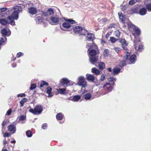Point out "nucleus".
I'll list each match as a JSON object with an SVG mask.
<instances>
[{
	"label": "nucleus",
	"mask_w": 151,
	"mask_h": 151,
	"mask_svg": "<svg viewBox=\"0 0 151 151\" xmlns=\"http://www.w3.org/2000/svg\"><path fill=\"white\" fill-rule=\"evenodd\" d=\"M78 82L77 84L79 86L85 88L87 86V84L85 81V79L84 77L80 76L78 78Z\"/></svg>",
	"instance_id": "obj_6"
},
{
	"label": "nucleus",
	"mask_w": 151,
	"mask_h": 151,
	"mask_svg": "<svg viewBox=\"0 0 151 151\" xmlns=\"http://www.w3.org/2000/svg\"><path fill=\"white\" fill-rule=\"evenodd\" d=\"M103 88L109 92L111 91L112 89L111 85L109 83H106L105 84Z\"/></svg>",
	"instance_id": "obj_15"
},
{
	"label": "nucleus",
	"mask_w": 151,
	"mask_h": 151,
	"mask_svg": "<svg viewBox=\"0 0 151 151\" xmlns=\"http://www.w3.org/2000/svg\"><path fill=\"white\" fill-rule=\"evenodd\" d=\"M105 79V76L104 74H103L101 75V80L103 81H104V80Z\"/></svg>",
	"instance_id": "obj_52"
},
{
	"label": "nucleus",
	"mask_w": 151,
	"mask_h": 151,
	"mask_svg": "<svg viewBox=\"0 0 151 151\" xmlns=\"http://www.w3.org/2000/svg\"><path fill=\"white\" fill-rule=\"evenodd\" d=\"M120 42L122 44V47L124 49L127 50V43L125 40L124 39H122L120 40Z\"/></svg>",
	"instance_id": "obj_14"
},
{
	"label": "nucleus",
	"mask_w": 151,
	"mask_h": 151,
	"mask_svg": "<svg viewBox=\"0 0 151 151\" xmlns=\"http://www.w3.org/2000/svg\"><path fill=\"white\" fill-rule=\"evenodd\" d=\"M43 14L45 16H48L49 15L48 12H43Z\"/></svg>",
	"instance_id": "obj_56"
},
{
	"label": "nucleus",
	"mask_w": 151,
	"mask_h": 151,
	"mask_svg": "<svg viewBox=\"0 0 151 151\" xmlns=\"http://www.w3.org/2000/svg\"><path fill=\"white\" fill-rule=\"evenodd\" d=\"M26 135L28 137H31L32 136V133L30 130H27L26 132Z\"/></svg>",
	"instance_id": "obj_38"
},
{
	"label": "nucleus",
	"mask_w": 151,
	"mask_h": 151,
	"mask_svg": "<svg viewBox=\"0 0 151 151\" xmlns=\"http://www.w3.org/2000/svg\"><path fill=\"white\" fill-rule=\"evenodd\" d=\"M48 14L50 15H52L54 13V11L52 9V8H49L47 10Z\"/></svg>",
	"instance_id": "obj_40"
},
{
	"label": "nucleus",
	"mask_w": 151,
	"mask_h": 151,
	"mask_svg": "<svg viewBox=\"0 0 151 151\" xmlns=\"http://www.w3.org/2000/svg\"><path fill=\"white\" fill-rule=\"evenodd\" d=\"M26 118V115H21L19 117V120L20 121H23L25 120Z\"/></svg>",
	"instance_id": "obj_41"
},
{
	"label": "nucleus",
	"mask_w": 151,
	"mask_h": 151,
	"mask_svg": "<svg viewBox=\"0 0 151 151\" xmlns=\"http://www.w3.org/2000/svg\"><path fill=\"white\" fill-rule=\"evenodd\" d=\"M81 98L79 95H76L74 96L73 99L71 100L73 101H76L79 100Z\"/></svg>",
	"instance_id": "obj_27"
},
{
	"label": "nucleus",
	"mask_w": 151,
	"mask_h": 151,
	"mask_svg": "<svg viewBox=\"0 0 151 151\" xmlns=\"http://www.w3.org/2000/svg\"><path fill=\"white\" fill-rule=\"evenodd\" d=\"M7 21H8L7 20ZM0 23L2 25H6L7 23H8V21L4 19H0Z\"/></svg>",
	"instance_id": "obj_28"
},
{
	"label": "nucleus",
	"mask_w": 151,
	"mask_h": 151,
	"mask_svg": "<svg viewBox=\"0 0 151 151\" xmlns=\"http://www.w3.org/2000/svg\"><path fill=\"white\" fill-rule=\"evenodd\" d=\"M101 43L102 44H105V43H106V41L103 40H101Z\"/></svg>",
	"instance_id": "obj_59"
},
{
	"label": "nucleus",
	"mask_w": 151,
	"mask_h": 151,
	"mask_svg": "<svg viewBox=\"0 0 151 151\" xmlns=\"http://www.w3.org/2000/svg\"><path fill=\"white\" fill-rule=\"evenodd\" d=\"M108 70L111 72H113V70H112L111 68H107Z\"/></svg>",
	"instance_id": "obj_58"
},
{
	"label": "nucleus",
	"mask_w": 151,
	"mask_h": 151,
	"mask_svg": "<svg viewBox=\"0 0 151 151\" xmlns=\"http://www.w3.org/2000/svg\"><path fill=\"white\" fill-rule=\"evenodd\" d=\"M139 7L137 6L132 8L130 10V11L132 13H139Z\"/></svg>",
	"instance_id": "obj_21"
},
{
	"label": "nucleus",
	"mask_w": 151,
	"mask_h": 151,
	"mask_svg": "<svg viewBox=\"0 0 151 151\" xmlns=\"http://www.w3.org/2000/svg\"><path fill=\"white\" fill-rule=\"evenodd\" d=\"M71 26V25L67 22L63 23L62 26H60V28L62 30L66 31L67 29L70 28Z\"/></svg>",
	"instance_id": "obj_9"
},
{
	"label": "nucleus",
	"mask_w": 151,
	"mask_h": 151,
	"mask_svg": "<svg viewBox=\"0 0 151 151\" xmlns=\"http://www.w3.org/2000/svg\"><path fill=\"white\" fill-rule=\"evenodd\" d=\"M92 73L95 74L96 75L99 74L100 73V71L99 70L95 68H92Z\"/></svg>",
	"instance_id": "obj_24"
},
{
	"label": "nucleus",
	"mask_w": 151,
	"mask_h": 151,
	"mask_svg": "<svg viewBox=\"0 0 151 151\" xmlns=\"http://www.w3.org/2000/svg\"><path fill=\"white\" fill-rule=\"evenodd\" d=\"M6 121H4L2 123V133H4V131L3 130H5V128L4 127V126L6 125Z\"/></svg>",
	"instance_id": "obj_43"
},
{
	"label": "nucleus",
	"mask_w": 151,
	"mask_h": 151,
	"mask_svg": "<svg viewBox=\"0 0 151 151\" xmlns=\"http://www.w3.org/2000/svg\"><path fill=\"white\" fill-rule=\"evenodd\" d=\"M146 9L150 12H151V3L147 4L146 5Z\"/></svg>",
	"instance_id": "obj_42"
},
{
	"label": "nucleus",
	"mask_w": 151,
	"mask_h": 151,
	"mask_svg": "<svg viewBox=\"0 0 151 151\" xmlns=\"http://www.w3.org/2000/svg\"><path fill=\"white\" fill-rule=\"evenodd\" d=\"M28 10L29 13L30 14H35L37 12V9L34 7H31L29 8Z\"/></svg>",
	"instance_id": "obj_18"
},
{
	"label": "nucleus",
	"mask_w": 151,
	"mask_h": 151,
	"mask_svg": "<svg viewBox=\"0 0 151 151\" xmlns=\"http://www.w3.org/2000/svg\"><path fill=\"white\" fill-rule=\"evenodd\" d=\"M88 47V52L90 61L92 64H94L95 63L97 62L98 59L99 52L98 47L94 43H93L92 45L91 44L87 45L86 47Z\"/></svg>",
	"instance_id": "obj_1"
},
{
	"label": "nucleus",
	"mask_w": 151,
	"mask_h": 151,
	"mask_svg": "<svg viewBox=\"0 0 151 151\" xmlns=\"http://www.w3.org/2000/svg\"><path fill=\"white\" fill-rule=\"evenodd\" d=\"M82 28L80 26H77L75 27L73 29L75 33L76 34H80L81 33Z\"/></svg>",
	"instance_id": "obj_16"
},
{
	"label": "nucleus",
	"mask_w": 151,
	"mask_h": 151,
	"mask_svg": "<svg viewBox=\"0 0 151 151\" xmlns=\"http://www.w3.org/2000/svg\"><path fill=\"white\" fill-rule=\"evenodd\" d=\"M27 99L26 98H23L20 101V107H23L24 103L26 102L27 101Z\"/></svg>",
	"instance_id": "obj_25"
},
{
	"label": "nucleus",
	"mask_w": 151,
	"mask_h": 151,
	"mask_svg": "<svg viewBox=\"0 0 151 151\" xmlns=\"http://www.w3.org/2000/svg\"><path fill=\"white\" fill-rule=\"evenodd\" d=\"M25 96V94H24V93L19 94L17 95V97H19V96H20L21 97H22L23 96Z\"/></svg>",
	"instance_id": "obj_57"
},
{
	"label": "nucleus",
	"mask_w": 151,
	"mask_h": 151,
	"mask_svg": "<svg viewBox=\"0 0 151 151\" xmlns=\"http://www.w3.org/2000/svg\"><path fill=\"white\" fill-rule=\"evenodd\" d=\"M10 134L8 133H5L4 135V137H9L10 136Z\"/></svg>",
	"instance_id": "obj_55"
},
{
	"label": "nucleus",
	"mask_w": 151,
	"mask_h": 151,
	"mask_svg": "<svg viewBox=\"0 0 151 151\" xmlns=\"http://www.w3.org/2000/svg\"><path fill=\"white\" fill-rule=\"evenodd\" d=\"M136 2H140V0H136Z\"/></svg>",
	"instance_id": "obj_64"
},
{
	"label": "nucleus",
	"mask_w": 151,
	"mask_h": 151,
	"mask_svg": "<svg viewBox=\"0 0 151 151\" xmlns=\"http://www.w3.org/2000/svg\"><path fill=\"white\" fill-rule=\"evenodd\" d=\"M47 93L48 94V97H50L52 96V95L51 93L52 89L50 87H47Z\"/></svg>",
	"instance_id": "obj_23"
},
{
	"label": "nucleus",
	"mask_w": 151,
	"mask_h": 151,
	"mask_svg": "<svg viewBox=\"0 0 151 151\" xmlns=\"http://www.w3.org/2000/svg\"><path fill=\"white\" fill-rule=\"evenodd\" d=\"M57 91L60 93L61 94H64V92L66 91V89L65 88H60L59 89H58Z\"/></svg>",
	"instance_id": "obj_35"
},
{
	"label": "nucleus",
	"mask_w": 151,
	"mask_h": 151,
	"mask_svg": "<svg viewBox=\"0 0 151 151\" xmlns=\"http://www.w3.org/2000/svg\"><path fill=\"white\" fill-rule=\"evenodd\" d=\"M87 79L88 80L92 82H94L96 80V78L91 74H87Z\"/></svg>",
	"instance_id": "obj_17"
},
{
	"label": "nucleus",
	"mask_w": 151,
	"mask_h": 151,
	"mask_svg": "<svg viewBox=\"0 0 151 151\" xmlns=\"http://www.w3.org/2000/svg\"><path fill=\"white\" fill-rule=\"evenodd\" d=\"M48 85V83L47 82H46L45 81H42L41 83L40 86V87L42 88V87L44 86H47Z\"/></svg>",
	"instance_id": "obj_33"
},
{
	"label": "nucleus",
	"mask_w": 151,
	"mask_h": 151,
	"mask_svg": "<svg viewBox=\"0 0 151 151\" xmlns=\"http://www.w3.org/2000/svg\"><path fill=\"white\" fill-rule=\"evenodd\" d=\"M139 13L140 15L142 16L145 15L147 13L146 9L145 8H141L139 9Z\"/></svg>",
	"instance_id": "obj_19"
},
{
	"label": "nucleus",
	"mask_w": 151,
	"mask_h": 151,
	"mask_svg": "<svg viewBox=\"0 0 151 151\" xmlns=\"http://www.w3.org/2000/svg\"><path fill=\"white\" fill-rule=\"evenodd\" d=\"M4 43V39L3 38L0 37V45H3Z\"/></svg>",
	"instance_id": "obj_51"
},
{
	"label": "nucleus",
	"mask_w": 151,
	"mask_h": 151,
	"mask_svg": "<svg viewBox=\"0 0 151 151\" xmlns=\"http://www.w3.org/2000/svg\"><path fill=\"white\" fill-rule=\"evenodd\" d=\"M12 112V110L11 109H10L7 111L6 114L8 115H9L11 114Z\"/></svg>",
	"instance_id": "obj_50"
},
{
	"label": "nucleus",
	"mask_w": 151,
	"mask_h": 151,
	"mask_svg": "<svg viewBox=\"0 0 151 151\" xmlns=\"http://www.w3.org/2000/svg\"><path fill=\"white\" fill-rule=\"evenodd\" d=\"M47 125L46 124H42V128L44 129H46L47 128Z\"/></svg>",
	"instance_id": "obj_48"
},
{
	"label": "nucleus",
	"mask_w": 151,
	"mask_h": 151,
	"mask_svg": "<svg viewBox=\"0 0 151 151\" xmlns=\"http://www.w3.org/2000/svg\"><path fill=\"white\" fill-rule=\"evenodd\" d=\"M136 0H131L129 1V4L130 5H132L136 2Z\"/></svg>",
	"instance_id": "obj_47"
},
{
	"label": "nucleus",
	"mask_w": 151,
	"mask_h": 151,
	"mask_svg": "<svg viewBox=\"0 0 151 151\" xmlns=\"http://www.w3.org/2000/svg\"><path fill=\"white\" fill-rule=\"evenodd\" d=\"M120 71V69L119 68H115L113 69V73L114 75L118 73Z\"/></svg>",
	"instance_id": "obj_26"
},
{
	"label": "nucleus",
	"mask_w": 151,
	"mask_h": 151,
	"mask_svg": "<svg viewBox=\"0 0 151 151\" xmlns=\"http://www.w3.org/2000/svg\"><path fill=\"white\" fill-rule=\"evenodd\" d=\"M24 7L22 4H19L15 6L12 9H14L12 14L7 17V20L8 21L9 24L12 25H14L15 24L14 19L17 20L19 18V14L22 11L23 7Z\"/></svg>",
	"instance_id": "obj_2"
},
{
	"label": "nucleus",
	"mask_w": 151,
	"mask_h": 151,
	"mask_svg": "<svg viewBox=\"0 0 151 151\" xmlns=\"http://www.w3.org/2000/svg\"><path fill=\"white\" fill-rule=\"evenodd\" d=\"M22 54H23V53H21V52H18L17 54V57L19 58L22 55H23Z\"/></svg>",
	"instance_id": "obj_54"
},
{
	"label": "nucleus",
	"mask_w": 151,
	"mask_h": 151,
	"mask_svg": "<svg viewBox=\"0 0 151 151\" xmlns=\"http://www.w3.org/2000/svg\"><path fill=\"white\" fill-rule=\"evenodd\" d=\"M65 21L68 23H69L70 24H74L76 23V22L75 20L71 19H66Z\"/></svg>",
	"instance_id": "obj_32"
},
{
	"label": "nucleus",
	"mask_w": 151,
	"mask_h": 151,
	"mask_svg": "<svg viewBox=\"0 0 151 151\" xmlns=\"http://www.w3.org/2000/svg\"><path fill=\"white\" fill-rule=\"evenodd\" d=\"M8 129L9 131L11 132L12 134L15 133L16 131V127L15 125L14 124H12L8 127Z\"/></svg>",
	"instance_id": "obj_11"
},
{
	"label": "nucleus",
	"mask_w": 151,
	"mask_h": 151,
	"mask_svg": "<svg viewBox=\"0 0 151 151\" xmlns=\"http://www.w3.org/2000/svg\"><path fill=\"white\" fill-rule=\"evenodd\" d=\"M6 143V141L5 140H4L3 142V144L4 145H5Z\"/></svg>",
	"instance_id": "obj_60"
},
{
	"label": "nucleus",
	"mask_w": 151,
	"mask_h": 151,
	"mask_svg": "<svg viewBox=\"0 0 151 151\" xmlns=\"http://www.w3.org/2000/svg\"><path fill=\"white\" fill-rule=\"evenodd\" d=\"M99 67L100 69H104L105 67V65L104 63L101 62L99 64Z\"/></svg>",
	"instance_id": "obj_34"
},
{
	"label": "nucleus",
	"mask_w": 151,
	"mask_h": 151,
	"mask_svg": "<svg viewBox=\"0 0 151 151\" xmlns=\"http://www.w3.org/2000/svg\"><path fill=\"white\" fill-rule=\"evenodd\" d=\"M50 19L52 24H56L59 22L60 19L57 16H54L51 17Z\"/></svg>",
	"instance_id": "obj_8"
},
{
	"label": "nucleus",
	"mask_w": 151,
	"mask_h": 151,
	"mask_svg": "<svg viewBox=\"0 0 151 151\" xmlns=\"http://www.w3.org/2000/svg\"><path fill=\"white\" fill-rule=\"evenodd\" d=\"M63 116L62 114L61 113H59L57 114L56 116V117L58 119L61 120L63 118Z\"/></svg>",
	"instance_id": "obj_30"
},
{
	"label": "nucleus",
	"mask_w": 151,
	"mask_h": 151,
	"mask_svg": "<svg viewBox=\"0 0 151 151\" xmlns=\"http://www.w3.org/2000/svg\"><path fill=\"white\" fill-rule=\"evenodd\" d=\"M115 35L117 37H119L120 35V32L119 30H116L114 32Z\"/></svg>",
	"instance_id": "obj_44"
},
{
	"label": "nucleus",
	"mask_w": 151,
	"mask_h": 151,
	"mask_svg": "<svg viewBox=\"0 0 151 151\" xmlns=\"http://www.w3.org/2000/svg\"><path fill=\"white\" fill-rule=\"evenodd\" d=\"M103 54L105 57H107L109 54V51L107 49H105L104 50Z\"/></svg>",
	"instance_id": "obj_31"
},
{
	"label": "nucleus",
	"mask_w": 151,
	"mask_h": 151,
	"mask_svg": "<svg viewBox=\"0 0 151 151\" xmlns=\"http://www.w3.org/2000/svg\"><path fill=\"white\" fill-rule=\"evenodd\" d=\"M109 81H113V83H114V81H116V78L114 77H111L109 78L108 79Z\"/></svg>",
	"instance_id": "obj_45"
},
{
	"label": "nucleus",
	"mask_w": 151,
	"mask_h": 151,
	"mask_svg": "<svg viewBox=\"0 0 151 151\" xmlns=\"http://www.w3.org/2000/svg\"><path fill=\"white\" fill-rule=\"evenodd\" d=\"M1 34L3 36H9L11 35V31L9 29L4 28L1 31Z\"/></svg>",
	"instance_id": "obj_10"
},
{
	"label": "nucleus",
	"mask_w": 151,
	"mask_h": 151,
	"mask_svg": "<svg viewBox=\"0 0 151 151\" xmlns=\"http://www.w3.org/2000/svg\"><path fill=\"white\" fill-rule=\"evenodd\" d=\"M43 18L41 17H38L36 18V21L37 23H40L42 22Z\"/></svg>",
	"instance_id": "obj_29"
},
{
	"label": "nucleus",
	"mask_w": 151,
	"mask_h": 151,
	"mask_svg": "<svg viewBox=\"0 0 151 151\" xmlns=\"http://www.w3.org/2000/svg\"><path fill=\"white\" fill-rule=\"evenodd\" d=\"M109 36V34L108 33L106 34V37L107 38V37H108Z\"/></svg>",
	"instance_id": "obj_63"
},
{
	"label": "nucleus",
	"mask_w": 151,
	"mask_h": 151,
	"mask_svg": "<svg viewBox=\"0 0 151 151\" xmlns=\"http://www.w3.org/2000/svg\"><path fill=\"white\" fill-rule=\"evenodd\" d=\"M140 40L138 39V40L135 39L134 41V45L137 51H141L142 50V45H139L140 43Z\"/></svg>",
	"instance_id": "obj_7"
},
{
	"label": "nucleus",
	"mask_w": 151,
	"mask_h": 151,
	"mask_svg": "<svg viewBox=\"0 0 151 151\" xmlns=\"http://www.w3.org/2000/svg\"><path fill=\"white\" fill-rule=\"evenodd\" d=\"M42 110V106L40 105H37L34 109H30L29 111L34 115H38L40 114Z\"/></svg>",
	"instance_id": "obj_4"
},
{
	"label": "nucleus",
	"mask_w": 151,
	"mask_h": 151,
	"mask_svg": "<svg viewBox=\"0 0 151 151\" xmlns=\"http://www.w3.org/2000/svg\"><path fill=\"white\" fill-rule=\"evenodd\" d=\"M118 15L120 22L123 23H124V25H125V24H126L127 25L128 22L127 21V20L129 19H125L121 15H122V13H118Z\"/></svg>",
	"instance_id": "obj_12"
},
{
	"label": "nucleus",
	"mask_w": 151,
	"mask_h": 151,
	"mask_svg": "<svg viewBox=\"0 0 151 151\" xmlns=\"http://www.w3.org/2000/svg\"><path fill=\"white\" fill-rule=\"evenodd\" d=\"M130 55V52H125L124 58L125 59H126V60H129L131 63L134 64L135 62L136 56L135 55H132L129 58V57Z\"/></svg>",
	"instance_id": "obj_5"
},
{
	"label": "nucleus",
	"mask_w": 151,
	"mask_h": 151,
	"mask_svg": "<svg viewBox=\"0 0 151 151\" xmlns=\"http://www.w3.org/2000/svg\"><path fill=\"white\" fill-rule=\"evenodd\" d=\"M128 22L127 23L128 27L129 30L132 31V34L135 37V39H137L135 37V35L139 36L140 33V29L134 25L132 24L129 19L127 20Z\"/></svg>",
	"instance_id": "obj_3"
},
{
	"label": "nucleus",
	"mask_w": 151,
	"mask_h": 151,
	"mask_svg": "<svg viewBox=\"0 0 151 151\" xmlns=\"http://www.w3.org/2000/svg\"><path fill=\"white\" fill-rule=\"evenodd\" d=\"M91 95L90 93L86 94L85 96V98L86 100H88L91 99Z\"/></svg>",
	"instance_id": "obj_37"
},
{
	"label": "nucleus",
	"mask_w": 151,
	"mask_h": 151,
	"mask_svg": "<svg viewBox=\"0 0 151 151\" xmlns=\"http://www.w3.org/2000/svg\"><path fill=\"white\" fill-rule=\"evenodd\" d=\"M118 40V39L114 37H111L110 39V41L112 43H114L116 42Z\"/></svg>",
	"instance_id": "obj_36"
},
{
	"label": "nucleus",
	"mask_w": 151,
	"mask_h": 151,
	"mask_svg": "<svg viewBox=\"0 0 151 151\" xmlns=\"http://www.w3.org/2000/svg\"><path fill=\"white\" fill-rule=\"evenodd\" d=\"M16 142V141L15 140H13V141H11V143H15Z\"/></svg>",
	"instance_id": "obj_61"
},
{
	"label": "nucleus",
	"mask_w": 151,
	"mask_h": 151,
	"mask_svg": "<svg viewBox=\"0 0 151 151\" xmlns=\"http://www.w3.org/2000/svg\"><path fill=\"white\" fill-rule=\"evenodd\" d=\"M6 10H7L6 12H8V14L6 13V14L7 15V14H9L10 13V12H11L12 9L11 8L8 9L6 8H0V13H1Z\"/></svg>",
	"instance_id": "obj_20"
},
{
	"label": "nucleus",
	"mask_w": 151,
	"mask_h": 151,
	"mask_svg": "<svg viewBox=\"0 0 151 151\" xmlns=\"http://www.w3.org/2000/svg\"><path fill=\"white\" fill-rule=\"evenodd\" d=\"M114 50L115 51L117 52V53H119V52L121 50V49L118 47H115L114 48Z\"/></svg>",
	"instance_id": "obj_49"
},
{
	"label": "nucleus",
	"mask_w": 151,
	"mask_h": 151,
	"mask_svg": "<svg viewBox=\"0 0 151 151\" xmlns=\"http://www.w3.org/2000/svg\"><path fill=\"white\" fill-rule=\"evenodd\" d=\"M36 87V86L35 84H31V86L30 88V90H32L35 89Z\"/></svg>",
	"instance_id": "obj_46"
},
{
	"label": "nucleus",
	"mask_w": 151,
	"mask_h": 151,
	"mask_svg": "<svg viewBox=\"0 0 151 151\" xmlns=\"http://www.w3.org/2000/svg\"><path fill=\"white\" fill-rule=\"evenodd\" d=\"M87 32V31L84 28L83 29L82 28L81 31V33H80V34L81 35H85Z\"/></svg>",
	"instance_id": "obj_39"
},
{
	"label": "nucleus",
	"mask_w": 151,
	"mask_h": 151,
	"mask_svg": "<svg viewBox=\"0 0 151 151\" xmlns=\"http://www.w3.org/2000/svg\"><path fill=\"white\" fill-rule=\"evenodd\" d=\"M127 61V60H126L125 61V60H124L122 61L121 62V65L122 66H124L125 65V63H126V61Z\"/></svg>",
	"instance_id": "obj_53"
},
{
	"label": "nucleus",
	"mask_w": 151,
	"mask_h": 151,
	"mask_svg": "<svg viewBox=\"0 0 151 151\" xmlns=\"http://www.w3.org/2000/svg\"><path fill=\"white\" fill-rule=\"evenodd\" d=\"M2 151H8L6 149H3Z\"/></svg>",
	"instance_id": "obj_62"
},
{
	"label": "nucleus",
	"mask_w": 151,
	"mask_h": 151,
	"mask_svg": "<svg viewBox=\"0 0 151 151\" xmlns=\"http://www.w3.org/2000/svg\"><path fill=\"white\" fill-rule=\"evenodd\" d=\"M61 82L64 86L68 85L70 84L69 81L67 78L63 79Z\"/></svg>",
	"instance_id": "obj_22"
},
{
	"label": "nucleus",
	"mask_w": 151,
	"mask_h": 151,
	"mask_svg": "<svg viewBox=\"0 0 151 151\" xmlns=\"http://www.w3.org/2000/svg\"><path fill=\"white\" fill-rule=\"evenodd\" d=\"M86 39L88 41H93L94 39V35L92 33H88L86 35Z\"/></svg>",
	"instance_id": "obj_13"
}]
</instances>
